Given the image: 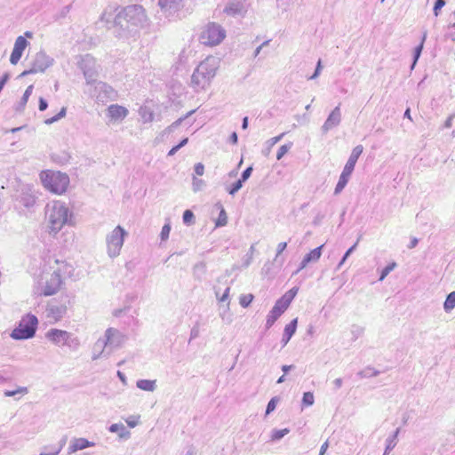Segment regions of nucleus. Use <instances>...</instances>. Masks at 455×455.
Listing matches in <instances>:
<instances>
[{
	"label": "nucleus",
	"mask_w": 455,
	"mask_h": 455,
	"mask_svg": "<svg viewBox=\"0 0 455 455\" xmlns=\"http://www.w3.org/2000/svg\"><path fill=\"white\" fill-rule=\"evenodd\" d=\"M299 291V288L293 287L285 292L275 304L273 308L281 315L289 307L290 304Z\"/></svg>",
	"instance_id": "6e6552de"
},
{
	"label": "nucleus",
	"mask_w": 455,
	"mask_h": 455,
	"mask_svg": "<svg viewBox=\"0 0 455 455\" xmlns=\"http://www.w3.org/2000/svg\"><path fill=\"white\" fill-rule=\"evenodd\" d=\"M137 387L145 391H153L156 387V380L140 379L137 382Z\"/></svg>",
	"instance_id": "412c9836"
},
{
	"label": "nucleus",
	"mask_w": 455,
	"mask_h": 455,
	"mask_svg": "<svg viewBox=\"0 0 455 455\" xmlns=\"http://www.w3.org/2000/svg\"><path fill=\"white\" fill-rule=\"evenodd\" d=\"M323 247V245H320L319 247L310 251L302 259L300 267L298 271L305 268L307 266V264L310 263L311 261H317L321 258Z\"/></svg>",
	"instance_id": "ddd939ff"
},
{
	"label": "nucleus",
	"mask_w": 455,
	"mask_h": 455,
	"mask_svg": "<svg viewBox=\"0 0 455 455\" xmlns=\"http://www.w3.org/2000/svg\"><path fill=\"white\" fill-rule=\"evenodd\" d=\"M28 393L27 387H18L15 390H7L4 392V395L7 397L14 396L16 395H26Z\"/></svg>",
	"instance_id": "c756f323"
},
{
	"label": "nucleus",
	"mask_w": 455,
	"mask_h": 455,
	"mask_svg": "<svg viewBox=\"0 0 455 455\" xmlns=\"http://www.w3.org/2000/svg\"><path fill=\"white\" fill-rule=\"evenodd\" d=\"M126 422L130 427H134L137 425L136 420H126Z\"/></svg>",
	"instance_id": "4d7b16f0"
},
{
	"label": "nucleus",
	"mask_w": 455,
	"mask_h": 455,
	"mask_svg": "<svg viewBox=\"0 0 455 455\" xmlns=\"http://www.w3.org/2000/svg\"><path fill=\"white\" fill-rule=\"evenodd\" d=\"M95 443L85 438H75L71 441L70 445L68 446V453L72 454L85 448L93 447Z\"/></svg>",
	"instance_id": "f8f14e48"
},
{
	"label": "nucleus",
	"mask_w": 455,
	"mask_h": 455,
	"mask_svg": "<svg viewBox=\"0 0 455 455\" xmlns=\"http://www.w3.org/2000/svg\"><path fill=\"white\" fill-rule=\"evenodd\" d=\"M39 178L44 188L52 194L63 195L69 186V177L60 171H42Z\"/></svg>",
	"instance_id": "f03ea898"
},
{
	"label": "nucleus",
	"mask_w": 455,
	"mask_h": 455,
	"mask_svg": "<svg viewBox=\"0 0 455 455\" xmlns=\"http://www.w3.org/2000/svg\"><path fill=\"white\" fill-rule=\"evenodd\" d=\"M128 109L118 104H112L107 109V115L110 121L118 122L124 120L128 116Z\"/></svg>",
	"instance_id": "9d476101"
},
{
	"label": "nucleus",
	"mask_w": 455,
	"mask_h": 455,
	"mask_svg": "<svg viewBox=\"0 0 455 455\" xmlns=\"http://www.w3.org/2000/svg\"><path fill=\"white\" fill-rule=\"evenodd\" d=\"M182 0H159V5L162 9H172L179 5Z\"/></svg>",
	"instance_id": "b1692460"
},
{
	"label": "nucleus",
	"mask_w": 455,
	"mask_h": 455,
	"mask_svg": "<svg viewBox=\"0 0 455 455\" xmlns=\"http://www.w3.org/2000/svg\"><path fill=\"white\" fill-rule=\"evenodd\" d=\"M445 1L444 0H436L435 6H434V13L435 16H438L439 11L444 6Z\"/></svg>",
	"instance_id": "58836bf2"
},
{
	"label": "nucleus",
	"mask_w": 455,
	"mask_h": 455,
	"mask_svg": "<svg viewBox=\"0 0 455 455\" xmlns=\"http://www.w3.org/2000/svg\"><path fill=\"white\" fill-rule=\"evenodd\" d=\"M280 315H281L280 313H278L276 310L272 308L267 315V323H266L267 328H270L275 323V322L278 319V317Z\"/></svg>",
	"instance_id": "393cba45"
},
{
	"label": "nucleus",
	"mask_w": 455,
	"mask_h": 455,
	"mask_svg": "<svg viewBox=\"0 0 455 455\" xmlns=\"http://www.w3.org/2000/svg\"><path fill=\"white\" fill-rule=\"evenodd\" d=\"M118 335V331L113 328H109L106 331V345L108 344H113L114 343V338Z\"/></svg>",
	"instance_id": "c85d7f7f"
},
{
	"label": "nucleus",
	"mask_w": 455,
	"mask_h": 455,
	"mask_svg": "<svg viewBox=\"0 0 455 455\" xmlns=\"http://www.w3.org/2000/svg\"><path fill=\"white\" fill-rule=\"evenodd\" d=\"M229 291H230V287H228V286H227L225 288L224 292L220 297H219V292L216 291V295L218 297L219 301H220V302L226 301L228 299Z\"/></svg>",
	"instance_id": "a19ab883"
},
{
	"label": "nucleus",
	"mask_w": 455,
	"mask_h": 455,
	"mask_svg": "<svg viewBox=\"0 0 455 455\" xmlns=\"http://www.w3.org/2000/svg\"><path fill=\"white\" fill-rule=\"evenodd\" d=\"M349 180V178L347 176H344L340 174L339 180L338 181V184L335 188V194H339L342 191V189L346 187Z\"/></svg>",
	"instance_id": "bb28decb"
},
{
	"label": "nucleus",
	"mask_w": 455,
	"mask_h": 455,
	"mask_svg": "<svg viewBox=\"0 0 455 455\" xmlns=\"http://www.w3.org/2000/svg\"><path fill=\"white\" fill-rule=\"evenodd\" d=\"M252 172L251 167H248L246 170L243 171L241 179H239L242 182H244L249 177L251 176Z\"/></svg>",
	"instance_id": "49530a36"
},
{
	"label": "nucleus",
	"mask_w": 455,
	"mask_h": 455,
	"mask_svg": "<svg viewBox=\"0 0 455 455\" xmlns=\"http://www.w3.org/2000/svg\"><path fill=\"white\" fill-rule=\"evenodd\" d=\"M232 140H233V142H234V143H236V141H237V135H236V133H235V132H234V133L232 134Z\"/></svg>",
	"instance_id": "680f3d73"
},
{
	"label": "nucleus",
	"mask_w": 455,
	"mask_h": 455,
	"mask_svg": "<svg viewBox=\"0 0 455 455\" xmlns=\"http://www.w3.org/2000/svg\"><path fill=\"white\" fill-rule=\"evenodd\" d=\"M363 150V148L362 145L356 146L353 149V151H352V153H351V155H350L347 164L355 166V164H356L359 156L362 155Z\"/></svg>",
	"instance_id": "dca6fc26"
},
{
	"label": "nucleus",
	"mask_w": 455,
	"mask_h": 455,
	"mask_svg": "<svg viewBox=\"0 0 455 455\" xmlns=\"http://www.w3.org/2000/svg\"><path fill=\"white\" fill-rule=\"evenodd\" d=\"M124 15L126 18H129V21L136 17H144L145 11L141 6L132 5L124 10Z\"/></svg>",
	"instance_id": "2eb2a0df"
},
{
	"label": "nucleus",
	"mask_w": 455,
	"mask_h": 455,
	"mask_svg": "<svg viewBox=\"0 0 455 455\" xmlns=\"http://www.w3.org/2000/svg\"><path fill=\"white\" fill-rule=\"evenodd\" d=\"M18 130H20V128L12 129V132H15V131H18Z\"/></svg>",
	"instance_id": "774afa93"
},
{
	"label": "nucleus",
	"mask_w": 455,
	"mask_h": 455,
	"mask_svg": "<svg viewBox=\"0 0 455 455\" xmlns=\"http://www.w3.org/2000/svg\"><path fill=\"white\" fill-rule=\"evenodd\" d=\"M363 150V148L362 145L356 146L353 149V151H352V153H351V155H350L347 164L355 166V164H356L359 156L362 155Z\"/></svg>",
	"instance_id": "f3484780"
},
{
	"label": "nucleus",
	"mask_w": 455,
	"mask_h": 455,
	"mask_svg": "<svg viewBox=\"0 0 455 455\" xmlns=\"http://www.w3.org/2000/svg\"><path fill=\"white\" fill-rule=\"evenodd\" d=\"M228 223V216L224 210V208H221L219 217L216 220L215 225L216 227H224Z\"/></svg>",
	"instance_id": "a878e982"
},
{
	"label": "nucleus",
	"mask_w": 455,
	"mask_h": 455,
	"mask_svg": "<svg viewBox=\"0 0 455 455\" xmlns=\"http://www.w3.org/2000/svg\"><path fill=\"white\" fill-rule=\"evenodd\" d=\"M218 68L219 61L212 56L201 61L191 77V84L194 89L199 92L209 87L213 77L216 76Z\"/></svg>",
	"instance_id": "f257e3e1"
},
{
	"label": "nucleus",
	"mask_w": 455,
	"mask_h": 455,
	"mask_svg": "<svg viewBox=\"0 0 455 455\" xmlns=\"http://www.w3.org/2000/svg\"><path fill=\"white\" fill-rule=\"evenodd\" d=\"M321 64H322V61H321V60H319L318 62H317V67H316L315 72L314 73L313 76H310V79H314V78H315L319 75V72H320L321 68H322Z\"/></svg>",
	"instance_id": "3c124183"
},
{
	"label": "nucleus",
	"mask_w": 455,
	"mask_h": 455,
	"mask_svg": "<svg viewBox=\"0 0 455 455\" xmlns=\"http://www.w3.org/2000/svg\"><path fill=\"white\" fill-rule=\"evenodd\" d=\"M47 65H36L34 64L33 67L28 70H24L20 76H25L30 74L43 73L46 69Z\"/></svg>",
	"instance_id": "4be33fe9"
},
{
	"label": "nucleus",
	"mask_w": 455,
	"mask_h": 455,
	"mask_svg": "<svg viewBox=\"0 0 455 455\" xmlns=\"http://www.w3.org/2000/svg\"><path fill=\"white\" fill-rule=\"evenodd\" d=\"M404 116L409 118L410 120H411V111L409 108L406 109L405 113H404Z\"/></svg>",
	"instance_id": "bf43d9fd"
},
{
	"label": "nucleus",
	"mask_w": 455,
	"mask_h": 455,
	"mask_svg": "<svg viewBox=\"0 0 455 455\" xmlns=\"http://www.w3.org/2000/svg\"><path fill=\"white\" fill-rule=\"evenodd\" d=\"M25 36H28V37H32V33L31 32H26Z\"/></svg>",
	"instance_id": "69168bd1"
},
{
	"label": "nucleus",
	"mask_w": 455,
	"mask_h": 455,
	"mask_svg": "<svg viewBox=\"0 0 455 455\" xmlns=\"http://www.w3.org/2000/svg\"><path fill=\"white\" fill-rule=\"evenodd\" d=\"M455 307V291L451 292L448 294L444 303H443V308L446 312H450Z\"/></svg>",
	"instance_id": "5701e85b"
},
{
	"label": "nucleus",
	"mask_w": 455,
	"mask_h": 455,
	"mask_svg": "<svg viewBox=\"0 0 455 455\" xmlns=\"http://www.w3.org/2000/svg\"><path fill=\"white\" fill-rule=\"evenodd\" d=\"M291 368V365H283V371L284 372H287Z\"/></svg>",
	"instance_id": "052dcab7"
},
{
	"label": "nucleus",
	"mask_w": 455,
	"mask_h": 455,
	"mask_svg": "<svg viewBox=\"0 0 455 455\" xmlns=\"http://www.w3.org/2000/svg\"><path fill=\"white\" fill-rule=\"evenodd\" d=\"M287 247L286 242H282L278 243L277 249H276V257L279 256Z\"/></svg>",
	"instance_id": "de8ad7c7"
},
{
	"label": "nucleus",
	"mask_w": 455,
	"mask_h": 455,
	"mask_svg": "<svg viewBox=\"0 0 455 455\" xmlns=\"http://www.w3.org/2000/svg\"><path fill=\"white\" fill-rule=\"evenodd\" d=\"M290 146L283 145L277 151L276 158L280 160L289 150Z\"/></svg>",
	"instance_id": "79ce46f5"
},
{
	"label": "nucleus",
	"mask_w": 455,
	"mask_h": 455,
	"mask_svg": "<svg viewBox=\"0 0 455 455\" xmlns=\"http://www.w3.org/2000/svg\"><path fill=\"white\" fill-rule=\"evenodd\" d=\"M314 402H315V397H314L313 393H311V392L304 393L303 398H302L303 404H305L307 406H310L314 403Z\"/></svg>",
	"instance_id": "2f4dec72"
},
{
	"label": "nucleus",
	"mask_w": 455,
	"mask_h": 455,
	"mask_svg": "<svg viewBox=\"0 0 455 455\" xmlns=\"http://www.w3.org/2000/svg\"><path fill=\"white\" fill-rule=\"evenodd\" d=\"M194 213L190 210H186L183 213V221L186 224H191L194 222Z\"/></svg>",
	"instance_id": "72a5a7b5"
},
{
	"label": "nucleus",
	"mask_w": 455,
	"mask_h": 455,
	"mask_svg": "<svg viewBox=\"0 0 455 455\" xmlns=\"http://www.w3.org/2000/svg\"><path fill=\"white\" fill-rule=\"evenodd\" d=\"M287 433H289V429H287V428H284L282 430H277V431L274 432L272 438L274 440H279L282 437H283Z\"/></svg>",
	"instance_id": "4c0bfd02"
},
{
	"label": "nucleus",
	"mask_w": 455,
	"mask_h": 455,
	"mask_svg": "<svg viewBox=\"0 0 455 455\" xmlns=\"http://www.w3.org/2000/svg\"><path fill=\"white\" fill-rule=\"evenodd\" d=\"M49 228L52 232H58L67 223L68 217V207L60 201H55L47 209Z\"/></svg>",
	"instance_id": "20e7f679"
},
{
	"label": "nucleus",
	"mask_w": 455,
	"mask_h": 455,
	"mask_svg": "<svg viewBox=\"0 0 455 455\" xmlns=\"http://www.w3.org/2000/svg\"><path fill=\"white\" fill-rule=\"evenodd\" d=\"M335 115V112H332L331 115L329 117V120H331V118Z\"/></svg>",
	"instance_id": "338daca9"
},
{
	"label": "nucleus",
	"mask_w": 455,
	"mask_h": 455,
	"mask_svg": "<svg viewBox=\"0 0 455 455\" xmlns=\"http://www.w3.org/2000/svg\"><path fill=\"white\" fill-rule=\"evenodd\" d=\"M275 406L276 400L275 398H272L267 403L266 413L269 414L270 412H272L275 409Z\"/></svg>",
	"instance_id": "c03bdc74"
},
{
	"label": "nucleus",
	"mask_w": 455,
	"mask_h": 455,
	"mask_svg": "<svg viewBox=\"0 0 455 455\" xmlns=\"http://www.w3.org/2000/svg\"><path fill=\"white\" fill-rule=\"evenodd\" d=\"M60 451V448H56L51 452H42V453H40V455H58Z\"/></svg>",
	"instance_id": "864d4df0"
},
{
	"label": "nucleus",
	"mask_w": 455,
	"mask_h": 455,
	"mask_svg": "<svg viewBox=\"0 0 455 455\" xmlns=\"http://www.w3.org/2000/svg\"><path fill=\"white\" fill-rule=\"evenodd\" d=\"M46 337L55 344L66 345L69 339V333L63 330L52 329L46 333Z\"/></svg>",
	"instance_id": "9b49d317"
},
{
	"label": "nucleus",
	"mask_w": 455,
	"mask_h": 455,
	"mask_svg": "<svg viewBox=\"0 0 455 455\" xmlns=\"http://www.w3.org/2000/svg\"><path fill=\"white\" fill-rule=\"evenodd\" d=\"M195 172L198 176H202L204 173V166L203 164L198 163L195 165Z\"/></svg>",
	"instance_id": "a18cd8bd"
},
{
	"label": "nucleus",
	"mask_w": 455,
	"mask_h": 455,
	"mask_svg": "<svg viewBox=\"0 0 455 455\" xmlns=\"http://www.w3.org/2000/svg\"><path fill=\"white\" fill-rule=\"evenodd\" d=\"M425 40H426V34L423 35L420 44L415 49V61L418 60V58L420 55Z\"/></svg>",
	"instance_id": "ea45409f"
},
{
	"label": "nucleus",
	"mask_w": 455,
	"mask_h": 455,
	"mask_svg": "<svg viewBox=\"0 0 455 455\" xmlns=\"http://www.w3.org/2000/svg\"><path fill=\"white\" fill-rule=\"evenodd\" d=\"M33 89H34V85L33 84H30L27 87V89L25 90L20 100L19 101V108L20 109H24L28 101V99L29 97L31 96L32 92H33Z\"/></svg>",
	"instance_id": "aec40b11"
},
{
	"label": "nucleus",
	"mask_w": 455,
	"mask_h": 455,
	"mask_svg": "<svg viewBox=\"0 0 455 455\" xmlns=\"http://www.w3.org/2000/svg\"><path fill=\"white\" fill-rule=\"evenodd\" d=\"M363 150V148L362 145L356 146L353 149V151H352V153H351V155H350L347 164L355 166V164H356L359 156L362 155Z\"/></svg>",
	"instance_id": "a211bd4d"
},
{
	"label": "nucleus",
	"mask_w": 455,
	"mask_h": 455,
	"mask_svg": "<svg viewBox=\"0 0 455 455\" xmlns=\"http://www.w3.org/2000/svg\"><path fill=\"white\" fill-rule=\"evenodd\" d=\"M396 267V264L395 262H392L390 264H388L387 267H385L382 271H381V274H380V276H379V281H383L385 279V277L392 271L395 269V267Z\"/></svg>",
	"instance_id": "7c9ffc66"
},
{
	"label": "nucleus",
	"mask_w": 455,
	"mask_h": 455,
	"mask_svg": "<svg viewBox=\"0 0 455 455\" xmlns=\"http://www.w3.org/2000/svg\"><path fill=\"white\" fill-rule=\"evenodd\" d=\"M281 139V136L273 138V143H276Z\"/></svg>",
	"instance_id": "0e129e2a"
},
{
	"label": "nucleus",
	"mask_w": 455,
	"mask_h": 455,
	"mask_svg": "<svg viewBox=\"0 0 455 455\" xmlns=\"http://www.w3.org/2000/svg\"><path fill=\"white\" fill-rule=\"evenodd\" d=\"M65 116H66V108H62L58 115H56L55 116H53L52 118L46 119L44 123L46 124H51L58 120H60V118L64 117Z\"/></svg>",
	"instance_id": "473e14b6"
},
{
	"label": "nucleus",
	"mask_w": 455,
	"mask_h": 455,
	"mask_svg": "<svg viewBox=\"0 0 455 455\" xmlns=\"http://www.w3.org/2000/svg\"><path fill=\"white\" fill-rule=\"evenodd\" d=\"M48 107V104L46 102V100L44 99V98H39V106H38V108L40 111H44L46 110Z\"/></svg>",
	"instance_id": "09e8293b"
},
{
	"label": "nucleus",
	"mask_w": 455,
	"mask_h": 455,
	"mask_svg": "<svg viewBox=\"0 0 455 455\" xmlns=\"http://www.w3.org/2000/svg\"><path fill=\"white\" fill-rule=\"evenodd\" d=\"M354 169H355L354 165L346 164L341 174L350 178V175L352 174Z\"/></svg>",
	"instance_id": "37998d69"
},
{
	"label": "nucleus",
	"mask_w": 455,
	"mask_h": 455,
	"mask_svg": "<svg viewBox=\"0 0 455 455\" xmlns=\"http://www.w3.org/2000/svg\"><path fill=\"white\" fill-rule=\"evenodd\" d=\"M38 324L36 315L28 314L24 315L19 325L12 330L11 337L14 339H27L34 337Z\"/></svg>",
	"instance_id": "39448f33"
},
{
	"label": "nucleus",
	"mask_w": 455,
	"mask_h": 455,
	"mask_svg": "<svg viewBox=\"0 0 455 455\" xmlns=\"http://www.w3.org/2000/svg\"><path fill=\"white\" fill-rule=\"evenodd\" d=\"M328 447H329V443H328V442L326 441V442H324V443H323V445L321 446L320 455H323V454L325 453V451H327Z\"/></svg>",
	"instance_id": "603ef678"
},
{
	"label": "nucleus",
	"mask_w": 455,
	"mask_h": 455,
	"mask_svg": "<svg viewBox=\"0 0 455 455\" xmlns=\"http://www.w3.org/2000/svg\"><path fill=\"white\" fill-rule=\"evenodd\" d=\"M171 232V226L169 224H165L161 231V238L162 240H166L169 237Z\"/></svg>",
	"instance_id": "e433bc0d"
},
{
	"label": "nucleus",
	"mask_w": 455,
	"mask_h": 455,
	"mask_svg": "<svg viewBox=\"0 0 455 455\" xmlns=\"http://www.w3.org/2000/svg\"><path fill=\"white\" fill-rule=\"evenodd\" d=\"M357 243H355L352 247H350L347 252L345 253L341 262L339 263V265H342L345 260L347 259V258L350 255V253H352V251L355 250V248L356 247Z\"/></svg>",
	"instance_id": "8fccbe9b"
},
{
	"label": "nucleus",
	"mask_w": 455,
	"mask_h": 455,
	"mask_svg": "<svg viewBox=\"0 0 455 455\" xmlns=\"http://www.w3.org/2000/svg\"><path fill=\"white\" fill-rule=\"evenodd\" d=\"M417 244H418V239L414 237V238H412V239L411 240V243H410V244L408 245V248L412 249V248L416 247V246H417Z\"/></svg>",
	"instance_id": "5fc2aeb1"
},
{
	"label": "nucleus",
	"mask_w": 455,
	"mask_h": 455,
	"mask_svg": "<svg viewBox=\"0 0 455 455\" xmlns=\"http://www.w3.org/2000/svg\"><path fill=\"white\" fill-rule=\"evenodd\" d=\"M188 138L182 140L180 144L173 147L168 153V156H173L181 147L185 146L188 143Z\"/></svg>",
	"instance_id": "c9c22d12"
},
{
	"label": "nucleus",
	"mask_w": 455,
	"mask_h": 455,
	"mask_svg": "<svg viewBox=\"0 0 455 455\" xmlns=\"http://www.w3.org/2000/svg\"><path fill=\"white\" fill-rule=\"evenodd\" d=\"M28 45V43L25 37H23L21 36L17 37V39L14 43V46H13L12 54L10 56V62L12 65H16L20 61V60L23 54V52L27 48Z\"/></svg>",
	"instance_id": "1a4fd4ad"
},
{
	"label": "nucleus",
	"mask_w": 455,
	"mask_h": 455,
	"mask_svg": "<svg viewBox=\"0 0 455 455\" xmlns=\"http://www.w3.org/2000/svg\"><path fill=\"white\" fill-rule=\"evenodd\" d=\"M109 431L112 433H117L120 437H127L130 433L125 429V427L123 424H112L109 427Z\"/></svg>",
	"instance_id": "6ab92c4d"
},
{
	"label": "nucleus",
	"mask_w": 455,
	"mask_h": 455,
	"mask_svg": "<svg viewBox=\"0 0 455 455\" xmlns=\"http://www.w3.org/2000/svg\"><path fill=\"white\" fill-rule=\"evenodd\" d=\"M284 381V375L281 376L278 380H277V383H282Z\"/></svg>",
	"instance_id": "e2e57ef3"
},
{
	"label": "nucleus",
	"mask_w": 455,
	"mask_h": 455,
	"mask_svg": "<svg viewBox=\"0 0 455 455\" xmlns=\"http://www.w3.org/2000/svg\"><path fill=\"white\" fill-rule=\"evenodd\" d=\"M334 385L336 387H340L342 386V379H336L334 380Z\"/></svg>",
	"instance_id": "6e6d98bb"
},
{
	"label": "nucleus",
	"mask_w": 455,
	"mask_h": 455,
	"mask_svg": "<svg viewBox=\"0 0 455 455\" xmlns=\"http://www.w3.org/2000/svg\"><path fill=\"white\" fill-rule=\"evenodd\" d=\"M225 28L217 22H208L204 25L199 34V42L207 47H214L220 44L226 38Z\"/></svg>",
	"instance_id": "7ed1b4c3"
},
{
	"label": "nucleus",
	"mask_w": 455,
	"mask_h": 455,
	"mask_svg": "<svg viewBox=\"0 0 455 455\" xmlns=\"http://www.w3.org/2000/svg\"><path fill=\"white\" fill-rule=\"evenodd\" d=\"M243 183L240 180H238L236 182H235L234 184H232L228 191L230 195H234L242 187H243Z\"/></svg>",
	"instance_id": "f704fd0d"
},
{
	"label": "nucleus",
	"mask_w": 455,
	"mask_h": 455,
	"mask_svg": "<svg viewBox=\"0 0 455 455\" xmlns=\"http://www.w3.org/2000/svg\"><path fill=\"white\" fill-rule=\"evenodd\" d=\"M124 230L120 226H117L108 237V251L111 257H115L119 254L124 243Z\"/></svg>",
	"instance_id": "423d86ee"
},
{
	"label": "nucleus",
	"mask_w": 455,
	"mask_h": 455,
	"mask_svg": "<svg viewBox=\"0 0 455 455\" xmlns=\"http://www.w3.org/2000/svg\"><path fill=\"white\" fill-rule=\"evenodd\" d=\"M55 262L56 264H60L61 267L58 268L57 271H54L56 276L52 279L51 283L46 284L44 287L43 291V294L44 296L53 295L60 290L61 285V272H65L68 267V265L64 261L60 262L59 260H56Z\"/></svg>",
	"instance_id": "0eeeda50"
},
{
	"label": "nucleus",
	"mask_w": 455,
	"mask_h": 455,
	"mask_svg": "<svg viewBox=\"0 0 455 455\" xmlns=\"http://www.w3.org/2000/svg\"><path fill=\"white\" fill-rule=\"evenodd\" d=\"M297 324H298V318H294L290 323L286 324L284 331H283V341L284 345H286L289 342L291 338L296 332Z\"/></svg>",
	"instance_id": "4468645a"
},
{
	"label": "nucleus",
	"mask_w": 455,
	"mask_h": 455,
	"mask_svg": "<svg viewBox=\"0 0 455 455\" xmlns=\"http://www.w3.org/2000/svg\"><path fill=\"white\" fill-rule=\"evenodd\" d=\"M248 125V117H244L243 121V129H246Z\"/></svg>",
	"instance_id": "13d9d810"
},
{
	"label": "nucleus",
	"mask_w": 455,
	"mask_h": 455,
	"mask_svg": "<svg viewBox=\"0 0 455 455\" xmlns=\"http://www.w3.org/2000/svg\"><path fill=\"white\" fill-rule=\"evenodd\" d=\"M254 296L251 293L243 294L239 299V303L243 307H247L253 300Z\"/></svg>",
	"instance_id": "cd10ccee"
}]
</instances>
